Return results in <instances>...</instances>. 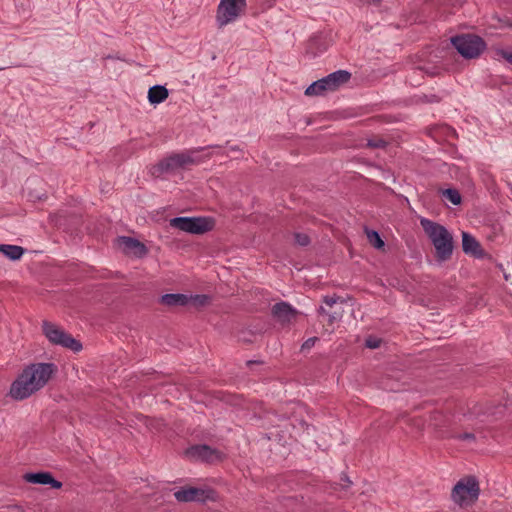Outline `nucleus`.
<instances>
[{
  "mask_svg": "<svg viewBox=\"0 0 512 512\" xmlns=\"http://www.w3.org/2000/svg\"><path fill=\"white\" fill-rule=\"evenodd\" d=\"M54 365L36 363L27 366L12 383L10 395L13 399L23 400L43 388L52 376Z\"/></svg>",
  "mask_w": 512,
  "mask_h": 512,
  "instance_id": "1",
  "label": "nucleus"
},
{
  "mask_svg": "<svg viewBox=\"0 0 512 512\" xmlns=\"http://www.w3.org/2000/svg\"><path fill=\"white\" fill-rule=\"evenodd\" d=\"M424 228L435 249L436 260L438 262L448 261L452 257L454 250L452 234L445 226H424Z\"/></svg>",
  "mask_w": 512,
  "mask_h": 512,
  "instance_id": "2",
  "label": "nucleus"
},
{
  "mask_svg": "<svg viewBox=\"0 0 512 512\" xmlns=\"http://www.w3.org/2000/svg\"><path fill=\"white\" fill-rule=\"evenodd\" d=\"M351 73L347 70H337L321 79L312 82L305 90L306 96H324L328 92H334L349 82Z\"/></svg>",
  "mask_w": 512,
  "mask_h": 512,
  "instance_id": "3",
  "label": "nucleus"
},
{
  "mask_svg": "<svg viewBox=\"0 0 512 512\" xmlns=\"http://www.w3.org/2000/svg\"><path fill=\"white\" fill-rule=\"evenodd\" d=\"M201 150H203V148L172 154L159 161L157 165L154 166V173H158L157 176H161V174L164 173L175 172L178 169L199 164L202 162V159L197 154Z\"/></svg>",
  "mask_w": 512,
  "mask_h": 512,
  "instance_id": "4",
  "label": "nucleus"
},
{
  "mask_svg": "<svg viewBox=\"0 0 512 512\" xmlns=\"http://www.w3.org/2000/svg\"><path fill=\"white\" fill-rule=\"evenodd\" d=\"M480 486L475 476L461 478L453 487L451 498L461 508L473 505L479 497Z\"/></svg>",
  "mask_w": 512,
  "mask_h": 512,
  "instance_id": "5",
  "label": "nucleus"
},
{
  "mask_svg": "<svg viewBox=\"0 0 512 512\" xmlns=\"http://www.w3.org/2000/svg\"><path fill=\"white\" fill-rule=\"evenodd\" d=\"M451 44L465 59L478 58L487 46L482 37L474 34L454 36L451 38Z\"/></svg>",
  "mask_w": 512,
  "mask_h": 512,
  "instance_id": "6",
  "label": "nucleus"
},
{
  "mask_svg": "<svg viewBox=\"0 0 512 512\" xmlns=\"http://www.w3.org/2000/svg\"><path fill=\"white\" fill-rule=\"evenodd\" d=\"M42 332L53 345H59L74 352L82 350V344L80 341L73 338L71 334L65 332L61 327L54 323L43 321Z\"/></svg>",
  "mask_w": 512,
  "mask_h": 512,
  "instance_id": "7",
  "label": "nucleus"
},
{
  "mask_svg": "<svg viewBox=\"0 0 512 512\" xmlns=\"http://www.w3.org/2000/svg\"><path fill=\"white\" fill-rule=\"evenodd\" d=\"M247 6L246 0H220L216 11L218 28H223L238 19Z\"/></svg>",
  "mask_w": 512,
  "mask_h": 512,
  "instance_id": "8",
  "label": "nucleus"
},
{
  "mask_svg": "<svg viewBox=\"0 0 512 512\" xmlns=\"http://www.w3.org/2000/svg\"><path fill=\"white\" fill-rule=\"evenodd\" d=\"M115 243L117 248L127 256L143 258L149 252L144 243L132 237L119 236L115 239Z\"/></svg>",
  "mask_w": 512,
  "mask_h": 512,
  "instance_id": "9",
  "label": "nucleus"
},
{
  "mask_svg": "<svg viewBox=\"0 0 512 512\" xmlns=\"http://www.w3.org/2000/svg\"><path fill=\"white\" fill-rule=\"evenodd\" d=\"M272 315L282 326L294 323L299 312L287 302L276 303L272 307Z\"/></svg>",
  "mask_w": 512,
  "mask_h": 512,
  "instance_id": "10",
  "label": "nucleus"
},
{
  "mask_svg": "<svg viewBox=\"0 0 512 512\" xmlns=\"http://www.w3.org/2000/svg\"><path fill=\"white\" fill-rule=\"evenodd\" d=\"M429 425L439 433L442 438H447V435L451 433L452 420L450 415L442 411H433L429 416Z\"/></svg>",
  "mask_w": 512,
  "mask_h": 512,
  "instance_id": "11",
  "label": "nucleus"
},
{
  "mask_svg": "<svg viewBox=\"0 0 512 512\" xmlns=\"http://www.w3.org/2000/svg\"><path fill=\"white\" fill-rule=\"evenodd\" d=\"M462 249L466 255L476 259H491V255L483 249L480 242L468 232H462Z\"/></svg>",
  "mask_w": 512,
  "mask_h": 512,
  "instance_id": "12",
  "label": "nucleus"
},
{
  "mask_svg": "<svg viewBox=\"0 0 512 512\" xmlns=\"http://www.w3.org/2000/svg\"><path fill=\"white\" fill-rule=\"evenodd\" d=\"M23 479L28 483L50 485L54 489L62 487V482L54 479L50 472L26 473Z\"/></svg>",
  "mask_w": 512,
  "mask_h": 512,
  "instance_id": "13",
  "label": "nucleus"
},
{
  "mask_svg": "<svg viewBox=\"0 0 512 512\" xmlns=\"http://www.w3.org/2000/svg\"><path fill=\"white\" fill-rule=\"evenodd\" d=\"M179 502L203 501L207 496L203 489L188 487L174 493Z\"/></svg>",
  "mask_w": 512,
  "mask_h": 512,
  "instance_id": "14",
  "label": "nucleus"
},
{
  "mask_svg": "<svg viewBox=\"0 0 512 512\" xmlns=\"http://www.w3.org/2000/svg\"><path fill=\"white\" fill-rule=\"evenodd\" d=\"M159 303L166 307H183L189 305V299L186 294L170 293L162 295Z\"/></svg>",
  "mask_w": 512,
  "mask_h": 512,
  "instance_id": "15",
  "label": "nucleus"
},
{
  "mask_svg": "<svg viewBox=\"0 0 512 512\" xmlns=\"http://www.w3.org/2000/svg\"><path fill=\"white\" fill-rule=\"evenodd\" d=\"M189 453L200 460L212 462L216 459L220 458V454L218 451L212 449L207 445H199L192 447Z\"/></svg>",
  "mask_w": 512,
  "mask_h": 512,
  "instance_id": "16",
  "label": "nucleus"
},
{
  "mask_svg": "<svg viewBox=\"0 0 512 512\" xmlns=\"http://www.w3.org/2000/svg\"><path fill=\"white\" fill-rule=\"evenodd\" d=\"M481 425H478V423H475L472 425L471 431H463L459 432L454 430H451V433L447 435V438L456 439L458 441L462 442H468V443H475L476 442V432L481 431Z\"/></svg>",
  "mask_w": 512,
  "mask_h": 512,
  "instance_id": "17",
  "label": "nucleus"
},
{
  "mask_svg": "<svg viewBox=\"0 0 512 512\" xmlns=\"http://www.w3.org/2000/svg\"><path fill=\"white\" fill-rule=\"evenodd\" d=\"M169 96L168 89L162 85H154L148 90V101L151 105H157L164 102Z\"/></svg>",
  "mask_w": 512,
  "mask_h": 512,
  "instance_id": "18",
  "label": "nucleus"
},
{
  "mask_svg": "<svg viewBox=\"0 0 512 512\" xmlns=\"http://www.w3.org/2000/svg\"><path fill=\"white\" fill-rule=\"evenodd\" d=\"M170 224L171 225L214 224V220L210 217H196V216L178 217L173 214V218H170Z\"/></svg>",
  "mask_w": 512,
  "mask_h": 512,
  "instance_id": "19",
  "label": "nucleus"
},
{
  "mask_svg": "<svg viewBox=\"0 0 512 512\" xmlns=\"http://www.w3.org/2000/svg\"><path fill=\"white\" fill-rule=\"evenodd\" d=\"M366 238L368 240V243L377 250H384L385 242L380 236L379 232L371 229L368 226H365L364 229Z\"/></svg>",
  "mask_w": 512,
  "mask_h": 512,
  "instance_id": "20",
  "label": "nucleus"
},
{
  "mask_svg": "<svg viewBox=\"0 0 512 512\" xmlns=\"http://www.w3.org/2000/svg\"><path fill=\"white\" fill-rule=\"evenodd\" d=\"M0 252H2L8 259L16 261L19 260L25 250L21 246L0 244Z\"/></svg>",
  "mask_w": 512,
  "mask_h": 512,
  "instance_id": "21",
  "label": "nucleus"
},
{
  "mask_svg": "<svg viewBox=\"0 0 512 512\" xmlns=\"http://www.w3.org/2000/svg\"><path fill=\"white\" fill-rule=\"evenodd\" d=\"M173 211L170 207H164L151 213L150 220L162 224L168 222L170 224V218H173Z\"/></svg>",
  "mask_w": 512,
  "mask_h": 512,
  "instance_id": "22",
  "label": "nucleus"
},
{
  "mask_svg": "<svg viewBox=\"0 0 512 512\" xmlns=\"http://www.w3.org/2000/svg\"><path fill=\"white\" fill-rule=\"evenodd\" d=\"M401 419H405L412 432L421 433L424 429L425 419L423 417H408L403 414L397 417V421H400Z\"/></svg>",
  "mask_w": 512,
  "mask_h": 512,
  "instance_id": "23",
  "label": "nucleus"
},
{
  "mask_svg": "<svg viewBox=\"0 0 512 512\" xmlns=\"http://www.w3.org/2000/svg\"><path fill=\"white\" fill-rule=\"evenodd\" d=\"M444 202H450L453 205H459L462 201L460 192L455 188H448L441 193Z\"/></svg>",
  "mask_w": 512,
  "mask_h": 512,
  "instance_id": "24",
  "label": "nucleus"
},
{
  "mask_svg": "<svg viewBox=\"0 0 512 512\" xmlns=\"http://www.w3.org/2000/svg\"><path fill=\"white\" fill-rule=\"evenodd\" d=\"M485 416V412L483 407L480 404H474L469 411L463 414V418L465 421H472L473 419H480Z\"/></svg>",
  "mask_w": 512,
  "mask_h": 512,
  "instance_id": "25",
  "label": "nucleus"
},
{
  "mask_svg": "<svg viewBox=\"0 0 512 512\" xmlns=\"http://www.w3.org/2000/svg\"><path fill=\"white\" fill-rule=\"evenodd\" d=\"M189 304L196 308H201L210 303V297L205 294L188 295Z\"/></svg>",
  "mask_w": 512,
  "mask_h": 512,
  "instance_id": "26",
  "label": "nucleus"
},
{
  "mask_svg": "<svg viewBox=\"0 0 512 512\" xmlns=\"http://www.w3.org/2000/svg\"><path fill=\"white\" fill-rule=\"evenodd\" d=\"M182 231L195 234V235H202L207 232H209L212 228V226H177Z\"/></svg>",
  "mask_w": 512,
  "mask_h": 512,
  "instance_id": "27",
  "label": "nucleus"
},
{
  "mask_svg": "<svg viewBox=\"0 0 512 512\" xmlns=\"http://www.w3.org/2000/svg\"><path fill=\"white\" fill-rule=\"evenodd\" d=\"M318 313L320 315H327L329 324L339 321L343 316V310H335L333 313H328L324 307H319Z\"/></svg>",
  "mask_w": 512,
  "mask_h": 512,
  "instance_id": "28",
  "label": "nucleus"
},
{
  "mask_svg": "<svg viewBox=\"0 0 512 512\" xmlns=\"http://www.w3.org/2000/svg\"><path fill=\"white\" fill-rule=\"evenodd\" d=\"M441 98L436 94H422L416 96V103H439Z\"/></svg>",
  "mask_w": 512,
  "mask_h": 512,
  "instance_id": "29",
  "label": "nucleus"
},
{
  "mask_svg": "<svg viewBox=\"0 0 512 512\" xmlns=\"http://www.w3.org/2000/svg\"><path fill=\"white\" fill-rule=\"evenodd\" d=\"M388 145V142L384 140L383 138H372L367 140V147L369 148H386Z\"/></svg>",
  "mask_w": 512,
  "mask_h": 512,
  "instance_id": "30",
  "label": "nucleus"
},
{
  "mask_svg": "<svg viewBox=\"0 0 512 512\" xmlns=\"http://www.w3.org/2000/svg\"><path fill=\"white\" fill-rule=\"evenodd\" d=\"M294 241L299 246H307L310 244V237L306 233H294Z\"/></svg>",
  "mask_w": 512,
  "mask_h": 512,
  "instance_id": "31",
  "label": "nucleus"
},
{
  "mask_svg": "<svg viewBox=\"0 0 512 512\" xmlns=\"http://www.w3.org/2000/svg\"><path fill=\"white\" fill-rule=\"evenodd\" d=\"M323 302L328 305L329 307H332L334 304H337L338 302L344 303V300L341 299L339 296H325L323 298Z\"/></svg>",
  "mask_w": 512,
  "mask_h": 512,
  "instance_id": "32",
  "label": "nucleus"
},
{
  "mask_svg": "<svg viewBox=\"0 0 512 512\" xmlns=\"http://www.w3.org/2000/svg\"><path fill=\"white\" fill-rule=\"evenodd\" d=\"M381 340L375 337H369L365 341V345L368 348L375 349L380 346Z\"/></svg>",
  "mask_w": 512,
  "mask_h": 512,
  "instance_id": "33",
  "label": "nucleus"
},
{
  "mask_svg": "<svg viewBox=\"0 0 512 512\" xmlns=\"http://www.w3.org/2000/svg\"><path fill=\"white\" fill-rule=\"evenodd\" d=\"M1 512H24V508L18 504L7 505L2 508Z\"/></svg>",
  "mask_w": 512,
  "mask_h": 512,
  "instance_id": "34",
  "label": "nucleus"
},
{
  "mask_svg": "<svg viewBox=\"0 0 512 512\" xmlns=\"http://www.w3.org/2000/svg\"><path fill=\"white\" fill-rule=\"evenodd\" d=\"M496 53L505 59L508 63L512 64V52L506 51L504 49H497Z\"/></svg>",
  "mask_w": 512,
  "mask_h": 512,
  "instance_id": "35",
  "label": "nucleus"
},
{
  "mask_svg": "<svg viewBox=\"0 0 512 512\" xmlns=\"http://www.w3.org/2000/svg\"><path fill=\"white\" fill-rule=\"evenodd\" d=\"M318 338L317 337H311L309 339H307L301 346V350L304 351V350H308L310 348H312L315 343L317 342Z\"/></svg>",
  "mask_w": 512,
  "mask_h": 512,
  "instance_id": "36",
  "label": "nucleus"
},
{
  "mask_svg": "<svg viewBox=\"0 0 512 512\" xmlns=\"http://www.w3.org/2000/svg\"><path fill=\"white\" fill-rule=\"evenodd\" d=\"M420 224L425 225V224H436V223L431 220H428L426 218H421Z\"/></svg>",
  "mask_w": 512,
  "mask_h": 512,
  "instance_id": "37",
  "label": "nucleus"
}]
</instances>
